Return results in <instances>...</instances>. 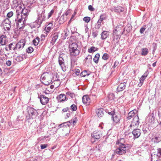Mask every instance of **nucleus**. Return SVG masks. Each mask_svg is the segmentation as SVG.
Returning <instances> with one entry per match:
<instances>
[{
	"label": "nucleus",
	"instance_id": "obj_60",
	"mask_svg": "<svg viewBox=\"0 0 161 161\" xmlns=\"http://www.w3.org/2000/svg\"><path fill=\"white\" fill-rule=\"evenodd\" d=\"M69 123V122H68V121L64 123L63 124H61L60 125V126H62V125H64L65 126H67L68 125V124Z\"/></svg>",
	"mask_w": 161,
	"mask_h": 161
},
{
	"label": "nucleus",
	"instance_id": "obj_52",
	"mask_svg": "<svg viewBox=\"0 0 161 161\" xmlns=\"http://www.w3.org/2000/svg\"><path fill=\"white\" fill-rule=\"evenodd\" d=\"M13 15V13L12 11L9 12L7 14V16L8 18L11 17Z\"/></svg>",
	"mask_w": 161,
	"mask_h": 161
},
{
	"label": "nucleus",
	"instance_id": "obj_6",
	"mask_svg": "<svg viewBox=\"0 0 161 161\" xmlns=\"http://www.w3.org/2000/svg\"><path fill=\"white\" fill-rule=\"evenodd\" d=\"M69 51L70 55L71 63H74L75 62V61L74 60L73 57L78 55L79 54L80 52L77 49H71L70 50H69Z\"/></svg>",
	"mask_w": 161,
	"mask_h": 161
},
{
	"label": "nucleus",
	"instance_id": "obj_64",
	"mask_svg": "<svg viewBox=\"0 0 161 161\" xmlns=\"http://www.w3.org/2000/svg\"><path fill=\"white\" fill-rule=\"evenodd\" d=\"M92 34L94 37H96L97 35V31L93 32Z\"/></svg>",
	"mask_w": 161,
	"mask_h": 161
},
{
	"label": "nucleus",
	"instance_id": "obj_61",
	"mask_svg": "<svg viewBox=\"0 0 161 161\" xmlns=\"http://www.w3.org/2000/svg\"><path fill=\"white\" fill-rule=\"evenodd\" d=\"M69 110V108L68 107L64 108L62 110V111L64 112H67Z\"/></svg>",
	"mask_w": 161,
	"mask_h": 161
},
{
	"label": "nucleus",
	"instance_id": "obj_51",
	"mask_svg": "<svg viewBox=\"0 0 161 161\" xmlns=\"http://www.w3.org/2000/svg\"><path fill=\"white\" fill-rule=\"evenodd\" d=\"M108 58V54L107 53H104L102 56V58L104 60H106Z\"/></svg>",
	"mask_w": 161,
	"mask_h": 161
},
{
	"label": "nucleus",
	"instance_id": "obj_4",
	"mask_svg": "<svg viewBox=\"0 0 161 161\" xmlns=\"http://www.w3.org/2000/svg\"><path fill=\"white\" fill-rule=\"evenodd\" d=\"M27 110L30 119H35L37 116L38 112L35 109L29 107Z\"/></svg>",
	"mask_w": 161,
	"mask_h": 161
},
{
	"label": "nucleus",
	"instance_id": "obj_19",
	"mask_svg": "<svg viewBox=\"0 0 161 161\" xmlns=\"http://www.w3.org/2000/svg\"><path fill=\"white\" fill-rule=\"evenodd\" d=\"M137 111L136 110H133L130 111L128 114V116L127 117V118L128 119H130L132 117H134L136 115H137L136 114Z\"/></svg>",
	"mask_w": 161,
	"mask_h": 161
},
{
	"label": "nucleus",
	"instance_id": "obj_41",
	"mask_svg": "<svg viewBox=\"0 0 161 161\" xmlns=\"http://www.w3.org/2000/svg\"><path fill=\"white\" fill-rule=\"evenodd\" d=\"M115 10L116 12H119L123 11L124 10V8L121 7L119 6L116 8Z\"/></svg>",
	"mask_w": 161,
	"mask_h": 161
},
{
	"label": "nucleus",
	"instance_id": "obj_45",
	"mask_svg": "<svg viewBox=\"0 0 161 161\" xmlns=\"http://www.w3.org/2000/svg\"><path fill=\"white\" fill-rule=\"evenodd\" d=\"M34 49L32 47H30L26 50V51L28 53H31L33 51Z\"/></svg>",
	"mask_w": 161,
	"mask_h": 161
},
{
	"label": "nucleus",
	"instance_id": "obj_57",
	"mask_svg": "<svg viewBox=\"0 0 161 161\" xmlns=\"http://www.w3.org/2000/svg\"><path fill=\"white\" fill-rule=\"evenodd\" d=\"M119 64V62L118 61H116L114 64V65H113V67L114 68L116 67Z\"/></svg>",
	"mask_w": 161,
	"mask_h": 161
},
{
	"label": "nucleus",
	"instance_id": "obj_59",
	"mask_svg": "<svg viewBox=\"0 0 161 161\" xmlns=\"http://www.w3.org/2000/svg\"><path fill=\"white\" fill-rule=\"evenodd\" d=\"M6 64L7 66H9L11 64V62L10 60H8L6 61Z\"/></svg>",
	"mask_w": 161,
	"mask_h": 161
},
{
	"label": "nucleus",
	"instance_id": "obj_16",
	"mask_svg": "<svg viewBox=\"0 0 161 161\" xmlns=\"http://www.w3.org/2000/svg\"><path fill=\"white\" fill-rule=\"evenodd\" d=\"M133 129L132 134L134 135V137L135 138H138L141 135V130L135 128Z\"/></svg>",
	"mask_w": 161,
	"mask_h": 161
},
{
	"label": "nucleus",
	"instance_id": "obj_49",
	"mask_svg": "<svg viewBox=\"0 0 161 161\" xmlns=\"http://www.w3.org/2000/svg\"><path fill=\"white\" fill-rule=\"evenodd\" d=\"M54 12V10L53 9H52L51 11L48 14L47 18L48 19L53 14Z\"/></svg>",
	"mask_w": 161,
	"mask_h": 161
},
{
	"label": "nucleus",
	"instance_id": "obj_5",
	"mask_svg": "<svg viewBox=\"0 0 161 161\" xmlns=\"http://www.w3.org/2000/svg\"><path fill=\"white\" fill-rule=\"evenodd\" d=\"M58 61L59 66L62 70L64 72L66 70L67 67L66 65L65 64L63 55L60 54L59 55L58 58Z\"/></svg>",
	"mask_w": 161,
	"mask_h": 161
},
{
	"label": "nucleus",
	"instance_id": "obj_13",
	"mask_svg": "<svg viewBox=\"0 0 161 161\" xmlns=\"http://www.w3.org/2000/svg\"><path fill=\"white\" fill-rule=\"evenodd\" d=\"M8 42L7 37L5 35H0V46H4Z\"/></svg>",
	"mask_w": 161,
	"mask_h": 161
},
{
	"label": "nucleus",
	"instance_id": "obj_8",
	"mask_svg": "<svg viewBox=\"0 0 161 161\" xmlns=\"http://www.w3.org/2000/svg\"><path fill=\"white\" fill-rule=\"evenodd\" d=\"M126 145L118 146V147L115 150V153L118 154L122 155L126 153Z\"/></svg>",
	"mask_w": 161,
	"mask_h": 161
},
{
	"label": "nucleus",
	"instance_id": "obj_7",
	"mask_svg": "<svg viewBox=\"0 0 161 161\" xmlns=\"http://www.w3.org/2000/svg\"><path fill=\"white\" fill-rule=\"evenodd\" d=\"M69 51L70 55L71 63H74L75 62V61L74 60L73 57L78 55L79 54L80 52L77 49H71L70 50H69Z\"/></svg>",
	"mask_w": 161,
	"mask_h": 161
},
{
	"label": "nucleus",
	"instance_id": "obj_21",
	"mask_svg": "<svg viewBox=\"0 0 161 161\" xmlns=\"http://www.w3.org/2000/svg\"><path fill=\"white\" fill-rule=\"evenodd\" d=\"M82 102L84 104L89 105L90 102V99L88 96L85 95L82 97Z\"/></svg>",
	"mask_w": 161,
	"mask_h": 161
},
{
	"label": "nucleus",
	"instance_id": "obj_50",
	"mask_svg": "<svg viewBox=\"0 0 161 161\" xmlns=\"http://www.w3.org/2000/svg\"><path fill=\"white\" fill-rule=\"evenodd\" d=\"M74 73H75L76 76L79 75L80 73V70L78 69H76L74 70Z\"/></svg>",
	"mask_w": 161,
	"mask_h": 161
},
{
	"label": "nucleus",
	"instance_id": "obj_62",
	"mask_svg": "<svg viewBox=\"0 0 161 161\" xmlns=\"http://www.w3.org/2000/svg\"><path fill=\"white\" fill-rule=\"evenodd\" d=\"M108 114L110 115H112V117L115 114V112L114 111H111V112H108Z\"/></svg>",
	"mask_w": 161,
	"mask_h": 161
},
{
	"label": "nucleus",
	"instance_id": "obj_46",
	"mask_svg": "<svg viewBox=\"0 0 161 161\" xmlns=\"http://www.w3.org/2000/svg\"><path fill=\"white\" fill-rule=\"evenodd\" d=\"M91 19V18L89 17H85L83 19V20L86 23L89 22Z\"/></svg>",
	"mask_w": 161,
	"mask_h": 161
},
{
	"label": "nucleus",
	"instance_id": "obj_55",
	"mask_svg": "<svg viewBox=\"0 0 161 161\" xmlns=\"http://www.w3.org/2000/svg\"><path fill=\"white\" fill-rule=\"evenodd\" d=\"M88 8L89 10L92 11H93L94 10V8L91 5H90L88 6Z\"/></svg>",
	"mask_w": 161,
	"mask_h": 161
},
{
	"label": "nucleus",
	"instance_id": "obj_54",
	"mask_svg": "<svg viewBox=\"0 0 161 161\" xmlns=\"http://www.w3.org/2000/svg\"><path fill=\"white\" fill-rule=\"evenodd\" d=\"M47 144H41V149H43L47 147Z\"/></svg>",
	"mask_w": 161,
	"mask_h": 161
},
{
	"label": "nucleus",
	"instance_id": "obj_42",
	"mask_svg": "<svg viewBox=\"0 0 161 161\" xmlns=\"http://www.w3.org/2000/svg\"><path fill=\"white\" fill-rule=\"evenodd\" d=\"M66 95L69 96L72 98H73L75 97V95L74 93L70 91H68L66 92Z\"/></svg>",
	"mask_w": 161,
	"mask_h": 161
},
{
	"label": "nucleus",
	"instance_id": "obj_26",
	"mask_svg": "<svg viewBox=\"0 0 161 161\" xmlns=\"http://www.w3.org/2000/svg\"><path fill=\"white\" fill-rule=\"evenodd\" d=\"M67 17L65 15H62L59 18L58 22L59 25L63 24L66 20Z\"/></svg>",
	"mask_w": 161,
	"mask_h": 161
},
{
	"label": "nucleus",
	"instance_id": "obj_25",
	"mask_svg": "<svg viewBox=\"0 0 161 161\" xmlns=\"http://www.w3.org/2000/svg\"><path fill=\"white\" fill-rule=\"evenodd\" d=\"M58 34L57 33L54 34L52 38V40L51 41V43L52 45H53L55 43L58 38Z\"/></svg>",
	"mask_w": 161,
	"mask_h": 161
},
{
	"label": "nucleus",
	"instance_id": "obj_10",
	"mask_svg": "<svg viewBox=\"0 0 161 161\" xmlns=\"http://www.w3.org/2000/svg\"><path fill=\"white\" fill-rule=\"evenodd\" d=\"M25 43V42L24 39L20 40L17 43H16V50L19 51L24 47Z\"/></svg>",
	"mask_w": 161,
	"mask_h": 161
},
{
	"label": "nucleus",
	"instance_id": "obj_53",
	"mask_svg": "<svg viewBox=\"0 0 161 161\" xmlns=\"http://www.w3.org/2000/svg\"><path fill=\"white\" fill-rule=\"evenodd\" d=\"M15 60L18 62L20 61L23 60V58L20 57H16Z\"/></svg>",
	"mask_w": 161,
	"mask_h": 161
},
{
	"label": "nucleus",
	"instance_id": "obj_27",
	"mask_svg": "<svg viewBox=\"0 0 161 161\" xmlns=\"http://www.w3.org/2000/svg\"><path fill=\"white\" fill-rule=\"evenodd\" d=\"M77 44L75 43H73L71 44H69V50L77 49Z\"/></svg>",
	"mask_w": 161,
	"mask_h": 161
},
{
	"label": "nucleus",
	"instance_id": "obj_17",
	"mask_svg": "<svg viewBox=\"0 0 161 161\" xmlns=\"http://www.w3.org/2000/svg\"><path fill=\"white\" fill-rule=\"evenodd\" d=\"M37 18L42 21L45 20L46 16L44 10H43L41 13L38 14Z\"/></svg>",
	"mask_w": 161,
	"mask_h": 161
},
{
	"label": "nucleus",
	"instance_id": "obj_43",
	"mask_svg": "<svg viewBox=\"0 0 161 161\" xmlns=\"http://www.w3.org/2000/svg\"><path fill=\"white\" fill-rule=\"evenodd\" d=\"M89 74H88L86 70H84L81 73L80 76L81 77H84L86 75L88 76Z\"/></svg>",
	"mask_w": 161,
	"mask_h": 161
},
{
	"label": "nucleus",
	"instance_id": "obj_31",
	"mask_svg": "<svg viewBox=\"0 0 161 161\" xmlns=\"http://www.w3.org/2000/svg\"><path fill=\"white\" fill-rule=\"evenodd\" d=\"M77 120V118L76 117L74 118L73 119H72L70 121H68L69 122V123L68 124V126L70 127L71 125H74V123H76Z\"/></svg>",
	"mask_w": 161,
	"mask_h": 161
},
{
	"label": "nucleus",
	"instance_id": "obj_29",
	"mask_svg": "<svg viewBox=\"0 0 161 161\" xmlns=\"http://www.w3.org/2000/svg\"><path fill=\"white\" fill-rule=\"evenodd\" d=\"M20 0H14L13 1V3L14 5V7H16L17 8L20 6L21 5L20 4Z\"/></svg>",
	"mask_w": 161,
	"mask_h": 161
},
{
	"label": "nucleus",
	"instance_id": "obj_18",
	"mask_svg": "<svg viewBox=\"0 0 161 161\" xmlns=\"http://www.w3.org/2000/svg\"><path fill=\"white\" fill-rule=\"evenodd\" d=\"M126 83L125 82L120 83L118 86L117 90L118 92L123 91L126 87Z\"/></svg>",
	"mask_w": 161,
	"mask_h": 161
},
{
	"label": "nucleus",
	"instance_id": "obj_2",
	"mask_svg": "<svg viewBox=\"0 0 161 161\" xmlns=\"http://www.w3.org/2000/svg\"><path fill=\"white\" fill-rule=\"evenodd\" d=\"M52 75L47 72L43 73L41 75V79L42 81H44L43 83L46 85H49L51 83Z\"/></svg>",
	"mask_w": 161,
	"mask_h": 161
},
{
	"label": "nucleus",
	"instance_id": "obj_12",
	"mask_svg": "<svg viewBox=\"0 0 161 161\" xmlns=\"http://www.w3.org/2000/svg\"><path fill=\"white\" fill-rule=\"evenodd\" d=\"M38 98L40 99L41 103L43 105L46 104L49 101V98L44 95H41Z\"/></svg>",
	"mask_w": 161,
	"mask_h": 161
},
{
	"label": "nucleus",
	"instance_id": "obj_9",
	"mask_svg": "<svg viewBox=\"0 0 161 161\" xmlns=\"http://www.w3.org/2000/svg\"><path fill=\"white\" fill-rule=\"evenodd\" d=\"M11 21L8 18H7L3 21L2 25L5 30L9 31L11 28Z\"/></svg>",
	"mask_w": 161,
	"mask_h": 161
},
{
	"label": "nucleus",
	"instance_id": "obj_30",
	"mask_svg": "<svg viewBox=\"0 0 161 161\" xmlns=\"http://www.w3.org/2000/svg\"><path fill=\"white\" fill-rule=\"evenodd\" d=\"M42 22V21L40 20V19H38V18H37V19L34 23V25L35 27H39L40 26Z\"/></svg>",
	"mask_w": 161,
	"mask_h": 161
},
{
	"label": "nucleus",
	"instance_id": "obj_44",
	"mask_svg": "<svg viewBox=\"0 0 161 161\" xmlns=\"http://www.w3.org/2000/svg\"><path fill=\"white\" fill-rule=\"evenodd\" d=\"M70 109L73 111H75L77 110V107L75 105L72 104L70 106Z\"/></svg>",
	"mask_w": 161,
	"mask_h": 161
},
{
	"label": "nucleus",
	"instance_id": "obj_58",
	"mask_svg": "<svg viewBox=\"0 0 161 161\" xmlns=\"http://www.w3.org/2000/svg\"><path fill=\"white\" fill-rule=\"evenodd\" d=\"M4 49H5V51L7 52L10 51V50H9V48L8 47V45H7V46H6L5 47L3 48L2 49V50H3Z\"/></svg>",
	"mask_w": 161,
	"mask_h": 161
},
{
	"label": "nucleus",
	"instance_id": "obj_15",
	"mask_svg": "<svg viewBox=\"0 0 161 161\" xmlns=\"http://www.w3.org/2000/svg\"><path fill=\"white\" fill-rule=\"evenodd\" d=\"M57 99L58 102H63L67 100L66 95L63 94H61L57 96Z\"/></svg>",
	"mask_w": 161,
	"mask_h": 161
},
{
	"label": "nucleus",
	"instance_id": "obj_1",
	"mask_svg": "<svg viewBox=\"0 0 161 161\" xmlns=\"http://www.w3.org/2000/svg\"><path fill=\"white\" fill-rule=\"evenodd\" d=\"M30 11L28 7H25L22 3L16 9L17 18H21L25 20Z\"/></svg>",
	"mask_w": 161,
	"mask_h": 161
},
{
	"label": "nucleus",
	"instance_id": "obj_22",
	"mask_svg": "<svg viewBox=\"0 0 161 161\" xmlns=\"http://www.w3.org/2000/svg\"><path fill=\"white\" fill-rule=\"evenodd\" d=\"M8 47L9 50H10V52L11 51H17L16 43L15 42L10 43L8 45Z\"/></svg>",
	"mask_w": 161,
	"mask_h": 161
},
{
	"label": "nucleus",
	"instance_id": "obj_14",
	"mask_svg": "<svg viewBox=\"0 0 161 161\" xmlns=\"http://www.w3.org/2000/svg\"><path fill=\"white\" fill-rule=\"evenodd\" d=\"M156 157V158H152V161H161V148L158 149Z\"/></svg>",
	"mask_w": 161,
	"mask_h": 161
},
{
	"label": "nucleus",
	"instance_id": "obj_3",
	"mask_svg": "<svg viewBox=\"0 0 161 161\" xmlns=\"http://www.w3.org/2000/svg\"><path fill=\"white\" fill-rule=\"evenodd\" d=\"M139 119L138 116L136 115L134 117L132 121L129 126L131 130L137 128L139 124Z\"/></svg>",
	"mask_w": 161,
	"mask_h": 161
},
{
	"label": "nucleus",
	"instance_id": "obj_23",
	"mask_svg": "<svg viewBox=\"0 0 161 161\" xmlns=\"http://www.w3.org/2000/svg\"><path fill=\"white\" fill-rule=\"evenodd\" d=\"M100 132L99 131L97 132L95 131L93 132L92 134V137L93 138L98 139L100 138Z\"/></svg>",
	"mask_w": 161,
	"mask_h": 161
},
{
	"label": "nucleus",
	"instance_id": "obj_24",
	"mask_svg": "<svg viewBox=\"0 0 161 161\" xmlns=\"http://www.w3.org/2000/svg\"><path fill=\"white\" fill-rule=\"evenodd\" d=\"M125 139L124 138H122L119 139L116 142V144L120 146H123V145H126L125 144Z\"/></svg>",
	"mask_w": 161,
	"mask_h": 161
},
{
	"label": "nucleus",
	"instance_id": "obj_40",
	"mask_svg": "<svg viewBox=\"0 0 161 161\" xmlns=\"http://www.w3.org/2000/svg\"><path fill=\"white\" fill-rule=\"evenodd\" d=\"M100 56V55L99 53H97L95 55L93 58V60L95 63H97Z\"/></svg>",
	"mask_w": 161,
	"mask_h": 161
},
{
	"label": "nucleus",
	"instance_id": "obj_32",
	"mask_svg": "<svg viewBox=\"0 0 161 161\" xmlns=\"http://www.w3.org/2000/svg\"><path fill=\"white\" fill-rule=\"evenodd\" d=\"M92 60V56L90 55H88L85 59L84 61L85 63H89Z\"/></svg>",
	"mask_w": 161,
	"mask_h": 161
},
{
	"label": "nucleus",
	"instance_id": "obj_34",
	"mask_svg": "<svg viewBox=\"0 0 161 161\" xmlns=\"http://www.w3.org/2000/svg\"><path fill=\"white\" fill-rule=\"evenodd\" d=\"M110 69V66L109 64H106L103 68V70L105 71H108Z\"/></svg>",
	"mask_w": 161,
	"mask_h": 161
},
{
	"label": "nucleus",
	"instance_id": "obj_20",
	"mask_svg": "<svg viewBox=\"0 0 161 161\" xmlns=\"http://www.w3.org/2000/svg\"><path fill=\"white\" fill-rule=\"evenodd\" d=\"M112 118L114 122L115 123H118L120 121V116L118 114H115Z\"/></svg>",
	"mask_w": 161,
	"mask_h": 161
},
{
	"label": "nucleus",
	"instance_id": "obj_39",
	"mask_svg": "<svg viewBox=\"0 0 161 161\" xmlns=\"http://www.w3.org/2000/svg\"><path fill=\"white\" fill-rule=\"evenodd\" d=\"M100 19H99L97 22L96 24L95 25V28L96 29H98L101 27V16H100Z\"/></svg>",
	"mask_w": 161,
	"mask_h": 161
},
{
	"label": "nucleus",
	"instance_id": "obj_33",
	"mask_svg": "<svg viewBox=\"0 0 161 161\" xmlns=\"http://www.w3.org/2000/svg\"><path fill=\"white\" fill-rule=\"evenodd\" d=\"M40 40V38L38 37H37L33 40L32 43L35 46H37Z\"/></svg>",
	"mask_w": 161,
	"mask_h": 161
},
{
	"label": "nucleus",
	"instance_id": "obj_36",
	"mask_svg": "<svg viewBox=\"0 0 161 161\" xmlns=\"http://www.w3.org/2000/svg\"><path fill=\"white\" fill-rule=\"evenodd\" d=\"M147 75V73L146 72L144 73L141 77L140 79V81H141L142 82H143L144 80H145Z\"/></svg>",
	"mask_w": 161,
	"mask_h": 161
},
{
	"label": "nucleus",
	"instance_id": "obj_56",
	"mask_svg": "<svg viewBox=\"0 0 161 161\" xmlns=\"http://www.w3.org/2000/svg\"><path fill=\"white\" fill-rule=\"evenodd\" d=\"M145 29H146L145 28H144V27L141 28L140 30V33L141 34H142L144 31Z\"/></svg>",
	"mask_w": 161,
	"mask_h": 161
},
{
	"label": "nucleus",
	"instance_id": "obj_11",
	"mask_svg": "<svg viewBox=\"0 0 161 161\" xmlns=\"http://www.w3.org/2000/svg\"><path fill=\"white\" fill-rule=\"evenodd\" d=\"M17 21H18V23L17 24V30L20 31L21 29H22L25 26V24H24V22L25 20H24L21 18H17Z\"/></svg>",
	"mask_w": 161,
	"mask_h": 161
},
{
	"label": "nucleus",
	"instance_id": "obj_38",
	"mask_svg": "<svg viewBox=\"0 0 161 161\" xmlns=\"http://www.w3.org/2000/svg\"><path fill=\"white\" fill-rule=\"evenodd\" d=\"M142 55L144 56L147 55L148 53V49L147 48L142 49Z\"/></svg>",
	"mask_w": 161,
	"mask_h": 161
},
{
	"label": "nucleus",
	"instance_id": "obj_35",
	"mask_svg": "<svg viewBox=\"0 0 161 161\" xmlns=\"http://www.w3.org/2000/svg\"><path fill=\"white\" fill-rule=\"evenodd\" d=\"M53 23H49L47 25V27L45 28V30L46 32H48L50 31L52 28Z\"/></svg>",
	"mask_w": 161,
	"mask_h": 161
},
{
	"label": "nucleus",
	"instance_id": "obj_63",
	"mask_svg": "<svg viewBox=\"0 0 161 161\" xmlns=\"http://www.w3.org/2000/svg\"><path fill=\"white\" fill-rule=\"evenodd\" d=\"M69 31H68V32H65V33L64 36V37L65 39L66 38V37L69 35Z\"/></svg>",
	"mask_w": 161,
	"mask_h": 161
},
{
	"label": "nucleus",
	"instance_id": "obj_47",
	"mask_svg": "<svg viewBox=\"0 0 161 161\" xmlns=\"http://www.w3.org/2000/svg\"><path fill=\"white\" fill-rule=\"evenodd\" d=\"M114 97H115L114 94L110 93L109 95L108 98L109 99H110V100L114 99Z\"/></svg>",
	"mask_w": 161,
	"mask_h": 161
},
{
	"label": "nucleus",
	"instance_id": "obj_28",
	"mask_svg": "<svg viewBox=\"0 0 161 161\" xmlns=\"http://www.w3.org/2000/svg\"><path fill=\"white\" fill-rule=\"evenodd\" d=\"M109 35L108 32L107 31H104L101 33V38L103 39H106Z\"/></svg>",
	"mask_w": 161,
	"mask_h": 161
},
{
	"label": "nucleus",
	"instance_id": "obj_37",
	"mask_svg": "<svg viewBox=\"0 0 161 161\" xmlns=\"http://www.w3.org/2000/svg\"><path fill=\"white\" fill-rule=\"evenodd\" d=\"M97 50V48L94 47H91L88 50V52L89 53H92L96 51Z\"/></svg>",
	"mask_w": 161,
	"mask_h": 161
},
{
	"label": "nucleus",
	"instance_id": "obj_48",
	"mask_svg": "<svg viewBox=\"0 0 161 161\" xmlns=\"http://www.w3.org/2000/svg\"><path fill=\"white\" fill-rule=\"evenodd\" d=\"M96 113L97 114V115L98 117L99 118H100V117H101V113L100 112V108H98V109H97L96 110Z\"/></svg>",
	"mask_w": 161,
	"mask_h": 161
}]
</instances>
